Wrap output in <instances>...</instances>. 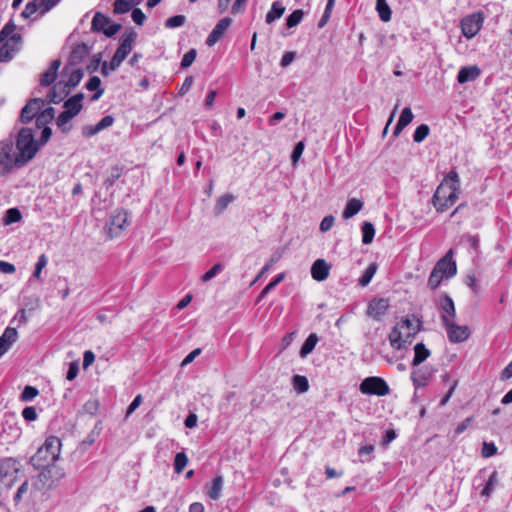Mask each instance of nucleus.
Here are the masks:
<instances>
[{"label":"nucleus","mask_w":512,"mask_h":512,"mask_svg":"<svg viewBox=\"0 0 512 512\" xmlns=\"http://www.w3.org/2000/svg\"><path fill=\"white\" fill-rule=\"evenodd\" d=\"M362 230V243L367 245L373 241L375 236V228L371 222L365 221L361 226Z\"/></svg>","instance_id":"58836bf2"},{"label":"nucleus","mask_w":512,"mask_h":512,"mask_svg":"<svg viewBox=\"0 0 512 512\" xmlns=\"http://www.w3.org/2000/svg\"><path fill=\"white\" fill-rule=\"evenodd\" d=\"M186 22V17L184 15H174L172 17H169L165 21V27L169 29H174L181 27Z\"/></svg>","instance_id":"5fc2aeb1"},{"label":"nucleus","mask_w":512,"mask_h":512,"mask_svg":"<svg viewBox=\"0 0 512 512\" xmlns=\"http://www.w3.org/2000/svg\"><path fill=\"white\" fill-rule=\"evenodd\" d=\"M305 13L302 9H296L294 10L287 18H286V26L287 28H294L296 27L298 24H300V22L302 21L303 17H304Z\"/></svg>","instance_id":"c03bdc74"},{"label":"nucleus","mask_w":512,"mask_h":512,"mask_svg":"<svg viewBox=\"0 0 512 512\" xmlns=\"http://www.w3.org/2000/svg\"><path fill=\"white\" fill-rule=\"evenodd\" d=\"M83 99H84V94L82 92L77 93V94L73 95L72 97L68 98L64 102L63 108L68 109L69 111L78 115L83 107L82 106Z\"/></svg>","instance_id":"a878e982"},{"label":"nucleus","mask_w":512,"mask_h":512,"mask_svg":"<svg viewBox=\"0 0 512 512\" xmlns=\"http://www.w3.org/2000/svg\"><path fill=\"white\" fill-rule=\"evenodd\" d=\"M70 121L71 119L61 112L56 119V125L63 133L66 134L71 130V126L69 125Z\"/></svg>","instance_id":"13d9d810"},{"label":"nucleus","mask_w":512,"mask_h":512,"mask_svg":"<svg viewBox=\"0 0 512 512\" xmlns=\"http://www.w3.org/2000/svg\"><path fill=\"white\" fill-rule=\"evenodd\" d=\"M110 23V19L104 14L97 12L91 23V29L95 32H104L106 26Z\"/></svg>","instance_id":"473e14b6"},{"label":"nucleus","mask_w":512,"mask_h":512,"mask_svg":"<svg viewBox=\"0 0 512 512\" xmlns=\"http://www.w3.org/2000/svg\"><path fill=\"white\" fill-rule=\"evenodd\" d=\"M61 446V440L58 437H47L43 445L39 447L36 453L31 457V464L36 469L48 468L59 459Z\"/></svg>","instance_id":"f03ea898"},{"label":"nucleus","mask_w":512,"mask_h":512,"mask_svg":"<svg viewBox=\"0 0 512 512\" xmlns=\"http://www.w3.org/2000/svg\"><path fill=\"white\" fill-rule=\"evenodd\" d=\"M136 33L131 30L126 32L121 39L120 45L112 57V66L119 67L132 50Z\"/></svg>","instance_id":"423d86ee"},{"label":"nucleus","mask_w":512,"mask_h":512,"mask_svg":"<svg viewBox=\"0 0 512 512\" xmlns=\"http://www.w3.org/2000/svg\"><path fill=\"white\" fill-rule=\"evenodd\" d=\"M54 116L55 109L53 107H47L44 110H41L37 116V126L52 121Z\"/></svg>","instance_id":"49530a36"},{"label":"nucleus","mask_w":512,"mask_h":512,"mask_svg":"<svg viewBox=\"0 0 512 512\" xmlns=\"http://www.w3.org/2000/svg\"><path fill=\"white\" fill-rule=\"evenodd\" d=\"M188 463V457L184 452H179L175 455L174 470L176 473H181Z\"/></svg>","instance_id":"3c124183"},{"label":"nucleus","mask_w":512,"mask_h":512,"mask_svg":"<svg viewBox=\"0 0 512 512\" xmlns=\"http://www.w3.org/2000/svg\"><path fill=\"white\" fill-rule=\"evenodd\" d=\"M431 352L426 346L420 342L414 346V357L412 360V366L416 367L423 363L426 359L429 358Z\"/></svg>","instance_id":"bb28decb"},{"label":"nucleus","mask_w":512,"mask_h":512,"mask_svg":"<svg viewBox=\"0 0 512 512\" xmlns=\"http://www.w3.org/2000/svg\"><path fill=\"white\" fill-rule=\"evenodd\" d=\"M292 386L297 393L303 394L309 390V381L306 376L294 375L292 377Z\"/></svg>","instance_id":"e433bc0d"},{"label":"nucleus","mask_w":512,"mask_h":512,"mask_svg":"<svg viewBox=\"0 0 512 512\" xmlns=\"http://www.w3.org/2000/svg\"><path fill=\"white\" fill-rule=\"evenodd\" d=\"M113 123L114 117L111 115H106L96 124V129H98L101 132L102 130L112 126Z\"/></svg>","instance_id":"69168bd1"},{"label":"nucleus","mask_w":512,"mask_h":512,"mask_svg":"<svg viewBox=\"0 0 512 512\" xmlns=\"http://www.w3.org/2000/svg\"><path fill=\"white\" fill-rule=\"evenodd\" d=\"M235 200V197L231 193H226L221 195L215 204L214 211L216 214H221L225 211V209Z\"/></svg>","instance_id":"f704fd0d"},{"label":"nucleus","mask_w":512,"mask_h":512,"mask_svg":"<svg viewBox=\"0 0 512 512\" xmlns=\"http://www.w3.org/2000/svg\"><path fill=\"white\" fill-rule=\"evenodd\" d=\"M331 266L324 259H317L311 266V276L314 280L322 282L329 276Z\"/></svg>","instance_id":"dca6fc26"},{"label":"nucleus","mask_w":512,"mask_h":512,"mask_svg":"<svg viewBox=\"0 0 512 512\" xmlns=\"http://www.w3.org/2000/svg\"><path fill=\"white\" fill-rule=\"evenodd\" d=\"M497 453V447L494 442H484L482 445L481 454L484 458H489Z\"/></svg>","instance_id":"680f3d73"},{"label":"nucleus","mask_w":512,"mask_h":512,"mask_svg":"<svg viewBox=\"0 0 512 512\" xmlns=\"http://www.w3.org/2000/svg\"><path fill=\"white\" fill-rule=\"evenodd\" d=\"M6 424L8 425V429L5 428V424L0 425V434L2 437L8 442L18 439L21 435V428L15 423H8V421Z\"/></svg>","instance_id":"5701e85b"},{"label":"nucleus","mask_w":512,"mask_h":512,"mask_svg":"<svg viewBox=\"0 0 512 512\" xmlns=\"http://www.w3.org/2000/svg\"><path fill=\"white\" fill-rule=\"evenodd\" d=\"M132 7L131 2L127 0H116L114 2V13L115 14H124L128 12Z\"/></svg>","instance_id":"bf43d9fd"},{"label":"nucleus","mask_w":512,"mask_h":512,"mask_svg":"<svg viewBox=\"0 0 512 512\" xmlns=\"http://www.w3.org/2000/svg\"><path fill=\"white\" fill-rule=\"evenodd\" d=\"M22 417L26 420V421H35L38 417V414H37V411L34 407L32 406H28V407H25L23 410H22Z\"/></svg>","instance_id":"0e129e2a"},{"label":"nucleus","mask_w":512,"mask_h":512,"mask_svg":"<svg viewBox=\"0 0 512 512\" xmlns=\"http://www.w3.org/2000/svg\"><path fill=\"white\" fill-rule=\"evenodd\" d=\"M421 330H422V321L417 318V325L415 326V328H413V331H409V332L403 334L402 341L404 344V349H406L408 347V345H410L412 343L415 335L417 333H419Z\"/></svg>","instance_id":"09e8293b"},{"label":"nucleus","mask_w":512,"mask_h":512,"mask_svg":"<svg viewBox=\"0 0 512 512\" xmlns=\"http://www.w3.org/2000/svg\"><path fill=\"white\" fill-rule=\"evenodd\" d=\"M20 464L14 458L0 459V481H6L5 484L10 486L16 479Z\"/></svg>","instance_id":"6e6552de"},{"label":"nucleus","mask_w":512,"mask_h":512,"mask_svg":"<svg viewBox=\"0 0 512 512\" xmlns=\"http://www.w3.org/2000/svg\"><path fill=\"white\" fill-rule=\"evenodd\" d=\"M431 376L432 370L429 369L427 366H423L421 368L414 370L411 373V380L415 388H420L427 385L428 380L431 378Z\"/></svg>","instance_id":"a211bd4d"},{"label":"nucleus","mask_w":512,"mask_h":512,"mask_svg":"<svg viewBox=\"0 0 512 512\" xmlns=\"http://www.w3.org/2000/svg\"><path fill=\"white\" fill-rule=\"evenodd\" d=\"M88 54V47L85 44H79L73 48L69 56V65H76Z\"/></svg>","instance_id":"c756f323"},{"label":"nucleus","mask_w":512,"mask_h":512,"mask_svg":"<svg viewBox=\"0 0 512 512\" xmlns=\"http://www.w3.org/2000/svg\"><path fill=\"white\" fill-rule=\"evenodd\" d=\"M439 310L441 312V321L443 322V317L446 320H454L456 317V310L453 299L446 293H444L439 300L438 303Z\"/></svg>","instance_id":"2eb2a0df"},{"label":"nucleus","mask_w":512,"mask_h":512,"mask_svg":"<svg viewBox=\"0 0 512 512\" xmlns=\"http://www.w3.org/2000/svg\"><path fill=\"white\" fill-rule=\"evenodd\" d=\"M483 22L484 15L482 12H475L465 16L460 24L463 35L468 39H472L480 31Z\"/></svg>","instance_id":"39448f33"},{"label":"nucleus","mask_w":512,"mask_h":512,"mask_svg":"<svg viewBox=\"0 0 512 512\" xmlns=\"http://www.w3.org/2000/svg\"><path fill=\"white\" fill-rule=\"evenodd\" d=\"M22 219V214L18 208H9L3 217L4 225H11L19 222Z\"/></svg>","instance_id":"79ce46f5"},{"label":"nucleus","mask_w":512,"mask_h":512,"mask_svg":"<svg viewBox=\"0 0 512 512\" xmlns=\"http://www.w3.org/2000/svg\"><path fill=\"white\" fill-rule=\"evenodd\" d=\"M474 422V417L469 416L466 419H464L462 422H460L457 427L455 428V434L460 435L462 434L472 423Z\"/></svg>","instance_id":"338daca9"},{"label":"nucleus","mask_w":512,"mask_h":512,"mask_svg":"<svg viewBox=\"0 0 512 512\" xmlns=\"http://www.w3.org/2000/svg\"><path fill=\"white\" fill-rule=\"evenodd\" d=\"M377 271V265L376 263H370L362 276L359 278V285L362 287L367 286L372 278L374 277L375 273Z\"/></svg>","instance_id":"37998d69"},{"label":"nucleus","mask_w":512,"mask_h":512,"mask_svg":"<svg viewBox=\"0 0 512 512\" xmlns=\"http://www.w3.org/2000/svg\"><path fill=\"white\" fill-rule=\"evenodd\" d=\"M481 74V70L477 65L463 66L457 74V81L460 84L476 80Z\"/></svg>","instance_id":"f3484780"},{"label":"nucleus","mask_w":512,"mask_h":512,"mask_svg":"<svg viewBox=\"0 0 512 512\" xmlns=\"http://www.w3.org/2000/svg\"><path fill=\"white\" fill-rule=\"evenodd\" d=\"M318 341H319V338H318L317 334L311 333L307 337V339L304 341V343L300 349V352H299L300 357L306 358L314 350Z\"/></svg>","instance_id":"7c9ffc66"},{"label":"nucleus","mask_w":512,"mask_h":512,"mask_svg":"<svg viewBox=\"0 0 512 512\" xmlns=\"http://www.w3.org/2000/svg\"><path fill=\"white\" fill-rule=\"evenodd\" d=\"M65 96L66 95L63 94L62 81L56 83L48 94L49 102L54 104L61 102Z\"/></svg>","instance_id":"a19ab883"},{"label":"nucleus","mask_w":512,"mask_h":512,"mask_svg":"<svg viewBox=\"0 0 512 512\" xmlns=\"http://www.w3.org/2000/svg\"><path fill=\"white\" fill-rule=\"evenodd\" d=\"M16 147L19 151L15 159L17 166H22L32 160L40 148V144L34 139L30 128H22L17 136Z\"/></svg>","instance_id":"7ed1b4c3"},{"label":"nucleus","mask_w":512,"mask_h":512,"mask_svg":"<svg viewBox=\"0 0 512 512\" xmlns=\"http://www.w3.org/2000/svg\"><path fill=\"white\" fill-rule=\"evenodd\" d=\"M222 487H223V477L221 475H218L213 479L212 485L207 491V495L212 500H218L221 496Z\"/></svg>","instance_id":"72a5a7b5"},{"label":"nucleus","mask_w":512,"mask_h":512,"mask_svg":"<svg viewBox=\"0 0 512 512\" xmlns=\"http://www.w3.org/2000/svg\"><path fill=\"white\" fill-rule=\"evenodd\" d=\"M121 174H122V169L118 166H113L109 172V175L104 180V186L107 189L112 187L114 185V183L116 182V180H118L120 178Z\"/></svg>","instance_id":"de8ad7c7"},{"label":"nucleus","mask_w":512,"mask_h":512,"mask_svg":"<svg viewBox=\"0 0 512 512\" xmlns=\"http://www.w3.org/2000/svg\"><path fill=\"white\" fill-rule=\"evenodd\" d=\"M19 51V47H13L9 41L0 44V61L9 62L13 59L14 55Z\"/></svg>","instance_id":"2f4dec72"},{"label":"nucleus","mask_w":512,"mask_h":512,"mask_svg":"<svg viewBox=\"0 0 512 512\" xmlns=\"http://www.w3.org/2000/svg\"><path fill=\"white\" fill-rule=\"evenodd\" d=\"M363 205H364L363 201H361L357 198L349 199L346 204V207L343 210L342 217L344 219H350V218L354 217L356 214H358L361 211V209L363 208Z\"/></svg>","instance_id":"b1692460"},{"label":"nucleus","mask_w":512,"mask_h":512,"mask_svg":"<svg viewBox=\"0 0 512 512\" xmlns=\"http://www.w3.org/2000/svg\"><path fill=\"white\" fill-rule=\"evenodd\" d=\"M47 262H48V259L46 257L45 254H41L39 257H38V260L35 264V269H34V272H33V277L39 279L40 276H41V272L43 270V268L47 265Z\"/></svg>","instance_id":"052dcab7"},{"label":"nucleus","mask_w":512,"mask_h":512,"mask_svg":"<svg viewBox=\"0 0 512 512\" xmlns=\"http://www.w3.org/2000/svg\"><path fill=\"white\" fill-rule=\"evenodd\" d=\"M443 325L447 331L448 339L452 343L463 342L470 336L469 327L466 325H457L454 320H446V318L443 317Z\"/></svg>","instance_id":"0eeeda50"},{"label":"nucleus","mask_w":512,"mask_h":512,"mask_svg":"<svg viewBox=\"0 0 512 512\" xmlns=\"http://www.w3.org/2000/svg\"><path fill=\"white\" fill-rule=\"evenodd\" d=\"M444 278L445 277L439 272V270L436 268V266H434V268L432 269L430 276L428 278L427 284H428L429 288H431L432 290H435L436 288L439 287V285L441 284V282Z\"/></svg>","instance_id":"a18cd8bd"},{"label":"nucleus","mask_w":512,"mask_h":512,"mask_svg":"<svg viewBox=\"0 0 512 512\" xmlns=\"http://www.w3.org/2000/svg\"><path fill=\"white\" fill-rule=\"evenodd\" d=\"M231 23L232 19L230 17H224L220 19L211 33L208 35L206 44L209 47L214 46L223 37Z\"/></svg>","instance_id":"f8f14e48"},{"label":"nucleus","mask_w":512,"mask_h":512,"mask_svg":"<svg viewBox=\"0 0 512 512\" xmlns=\"http://www.w3.org/2000/svg\"><path fill=\"white\" fill-rule=\"evenodd\" d=\"M66 74H68L67 81H62L64 95H68L71 92V89L80 83L84 76V71L81 68L70 71L69 66H66L62 71V76H65Z\"/></svg>","instance_id":"9b49d317"},{"label":"nucleus","mask_w":512,"mask_h":512,"mask_svg":"<svg viewBox=\"0 0 512 512\" xmlns=\"http://www.w3.org/2000/svg\"><path fill=\"white\" fill-rule=\"evenodd\" d=\"M389 308V302L385 298L373 299L367 309V314L374 320H381Z\"/></svg>","instance_id":"4468645a"},{"label":"nucleus","mask_w":512,"mask_h":512,"mask_svg":"<svg viewBox=\"0 0 512 512\" xmlns=\"http://www.w3.org/2000/svg\"><path fill=\"white\" fill-rule=\"evenodd\" d=\"M285 277L284 273L278 274L265 288L261 291L260 298H264L270 291H272Z\"/></svg>","instance_id":"4d7b16f0"},{"label":"nucleus","mask_w":512,"mask_h":512,"mask_svg":"<svg viewBox=\"0 0 512 512\" xmlns=\"http://www.w3.org/2000/svg\"><path fill=\"white\" fill-rule=\"evenodd\" d=\"M47 6L46 0H33L26 4L24 10L21 13V16L25 19L31 17L37 11H41V14L48 12L49 10H45Z\"/></svg>","instance_id":"412c9836"},{"label":"nucleus","mask_w":512,"mask_h":512,"mask_svg":"<svg viewBox=\"0 0 512 512\" xmlns=\"http://www.w3.org/2000/svg\"><path fill=\"white\" fill-rule=\"evenodd\" d=\"M60 65L61 61L59 59H55L51 62L50 67L41 75L40 84L42 86L47 87L54 83Z\"/></svg>","instance_id":"aec40b11"},{"label":"nucleus","mask_w":512,"mask_h":512,"mask_svg":"<svg viewBox=\"0 0 512 512\" xmlns=\"http://www.w3.org/2000/svg\"><path fill=\"white\" fill-rule=\"evenodd\" d=\"M224 269L221 263L214 264L206 273L201 276V281L208 282Z\"/></svg>","instance_id":"6e6d98bb"},{"label":"nucleus","mask_w":512,"mask_h":512,"mask_svg":"<svg viewBox=\"0 0 512 512\" xmlns=\"http://www.w3.org/2000/svg\"><path fill=\"white\" fill-rule=\"evenodd\" d=\"M429 132H430V128L428 125H426V124L419 125L413 134L414 142H416V143L422 142L429 135Z\"/></svg>","instance_id":"864d4df0"},{"label":"nucleus","mask_w":512,"mask_h":512,"mask_svg":"<svg viewBox=\"0 0 512 512\" xmlns=\"http://www.w3.org/2000/svg\"><path fill=\"white\" fill-rule=\"evenodd\" d=\"M285 12V6L280 1H274L271 5V9L266 14V23L271 24L277 19H280Z\"/></svg>","instance_id":"cd10ccee"},{"label":"nucleus","mask_w":512,"mask_h":512,"mask_svg":"<svg viewBox=\"0 0 512 512\" xmlns=\"http://www.w3.org/2000/svg\"><path fill=\"white\" fill-rule=\"evenodd\" d=\"M128 225V213L124 210L115 211L108 223V231L110 237L118 236L121 231Z\"/></svg>","instance_id":"9d476101"},{"label":"nucleus","mask_w":512,"mask_h":512,"mask_svg":"<svg viewBox=\"0 0 512 512\" xmlns=\"http://www.w3.org/2000/svg\"><path fill=\"white\" fill-rule=\"evenodd\" d=\"M359 390L364 395L386 396L390 393L388 383L381 377L369 376L362 380Z\"/></svg>","instance_id":"20e7f679"},{"label":"nucleus","mask_w":512,"mask_h":512,"mask_svg":"<svg viewBox=\"0 0 512 512\" xmlns=\"http://www.w3.org/2000/svg\"><path fill=\"white\" fill-rule=\"evenodd\" d=\"M39 390L31 385H27L24 387L21 395L20 400L23 402H29L32 401L36 396H38Z\"/></svg>","instance_id":"8fccbe9b"},{"label":"nucleus","mask_w":512,"mask_h":512,"mask_svg":"<svg viewBox=\"0 0 512 512\" xmlns=\"http://www.w3.org/2000/svg\"><path fill=\"white\" fill-rule=\"evenodd\" d=\"M85 87L89 91H95L91 97L92 101L98 100L104 93V90L101 88V80L98 76H92L86 83Z\"/></svg>","instance_id":"c85d7f7f"},{"label":"nucleus","mask_w":512,"mask_h":512,"mask_svg":"<svg viewBox=\"0 0 512 512\" xmlns=\"http://www.w3.org/2000/svg\"><path fill=\"white\" fill-rule=\"evenodd\" d=\"M16 25L12 20L5 24V26L0 31V44L2 42H6L15 32Z\"/></svg>","instance_id":"603ef678"},{"label":"nucleus","mask_w":512,"mask_h":512,"mask_svg":"<svg viewBox=\"0 0 512 512\" xmlns=\"http://www.w3.org/2000/svg\"><path fill=\"white\" fill-rule=\"evenodd\" d=\"M17 339L18 332L16 328H5L4 332L0 336V349H2V352L6 353L11 348V346L17 341Z\"/></svg>","instance_id":"6ab92c4d"},{"label":"nucleus","mask_w":512,"mask_h":512,"mask_svg":"<svg viewBox=\"0 0 512 512\" xmlns=\"http://www.w3.org/2000/svg\"><path fill=\"white\" fill-rule=\"evenodd\" d=\"M197 52L195 49H190L188 52L184 54L181 60V67L182 68H188L192 65V63L195 61Z\"/></svg>","instance_id":"e2e57ef3"},{"label":"nucleus","mask_w":512,"mask_h":512,"mask_svg":"<svg viewBox=\"0 0 512 512\" xmlns=\"http://www.w3.org/2000/svg\"><path fill=\"white\" fill-rule=\"evenodd\" d=\"M465 283H466V285L469 288H471V290L474 293H478L480 287H479V284H478V280H477V278H476V276L474 274H468L466 276Z\"/></svg>","instance_id":"774afa93"},{"label":"nucleus","mask_w":512,"mask_h":512,"mask_svg":"<svg viewBox=\"0 0 512 512\" xmlns=\"http://www.w3.org/2000/svg\"><path fill=\"white\" fill-rule=\"evenodd\" d=\"M388 340L393 349L404 350V344L402 341L403 333H402L400 326H397V324L392 327V329L388 335Z\"/></svg>","instance_id":"393cba45"},{"label":"nucleus","mask_w":512,"mask_h":512,"mask_svg":"<svg viewBox=\"0 0 512 512\" xmlns=\"http://www.w3.org/2000/svg\"><path fill=\"white\" fill-rule=\"evenodd\" d=\"M44 100L41 98H33L31 99L21 110L20 113V121L23 124L29 123L32 119L37 120V116L39 112L44 107Z\"/></svg>","instance_id":"1a4fd4ad"},{"label":"nucleus","mask_w":512,"mask_h":512,"mask_svg":"<svg viewBox=\"0 0 512 512\" xmlns=\"http://www.w3.org/2000/svg\"><path fill=\"white\" fill-rule=\"evenodd\" d=\"M463 241H466L469 245V252L479 256L480 254V238L479 235L466 234L462 237Z\"/></svg>","instance_id":"ea45409f"},{"label":"nucleus","mask_w":512,"mask_h":512,"mask_svg":"<svg viewBox=\"0 0 512 512\" xmlns=\"http://www.w3.org/2000/svg\"><path fill=\"white\" fill-rule=\"evenodd\" d=\"M497 483H498V472L496 470H494L490 474L488 480L486 481L485 486L481 491V496L489 498L492 495Z\"/></svg>","instance_id":"c9c22d12"},{"label":"nucleus","mask_w":512,"mask_h":512,"mask_svg":"<svg viewBox=\"0 0 512 512\" xmlns=\"http://www.w3.org/2000/svg\"><path fill=\"white\" fill-rule=\"evenodd\" d=\"M451 256L452 250L435 264L436 268L446 279L452 278L457 273L456 263L452 260Z\"/></svg>","instance_id":"ddd939ff"},{"label":"nucleus","mask_w":512,"mask_h":512,"mask_svg":"<svg viewBox=\"0 0 512 512\" xmlns=\"http://www.w3.org/2000/svg\"><path fill=\"white\" fill-rule=\"evenodd\" d=\"M413 117L414 116L411 109L409 107H405L402 110L399 120L394 128L393 136L397 137L402 132V130L412 122Z\"/></svg>","instance_id":"4be33fe9"},{"label":"nucleus","mask_w":512,"mask_h":512,"mask_svg":"<svg viewBox=\"0 0 512 512\" xmlns=\"http://www.w3.org/2000/svg\"><path fill=\"white\" fill-rule=\"evenodd\" d=\"M460 191V179L455 170H451L437 187L432 203L437 212H444L458 199Z\"/></svg>","instance_id":"f257e3e1"},{"label":"nucleus","mask_w":512,"mask_h":512,"mask_svg":"<svg viewBox=\"0 0 512 512\" xmlns=\"http://www.w3.org/2000/svg\"><path fill=\"white\" fill-rule=\"evenodd\" d=\"M376 10L383 22L391 20L392 11L386 0H376Z\"/></svg>","instance_id":"4c0bfd02"}]
</instances>
